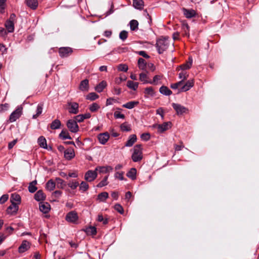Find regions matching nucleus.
I'll list each match as a JSON object with an SVG mask.
<instances>
[{"label": "nucleus", "instance_id": "412c9836", "mask_svg": "<svg viewBox=\"0 0 259 259\" xmlns=\"http://www.w3.org/2000/svg\"><path fill=\"white\" fill-rule=\"evenodd\" d=\"M21 197L18 194L13 193L11 194L10 198V201L11 203H12V202H16V203L19 205L21 203Z\"/></svg>", "mask_w": 259, "mask_h": 259}, {"label": "nucleus", "instance_id": "774afa93", "mask_svg": "<svg viewBox=\"0 0 259 259\" xmlns=\"http://www.w3.org/2000/svg\"><path fill=\"white\" fill-rule=\"evenodd\" d=\"M75 121H76L78 122H81L84 120L83 117V114H79L74 117Z\"/></svg>", "mask_w": 259, "mask_h": 259}, {"label": "nucleus", "instance_id": "c85d7f7f", "mask_svg": "<svg viewBox=\"0 0 259 259\" xmlns=\"http://www.w3.org/2000/svg\"><path fill=\"white\" fill-rule=\"evenodd\" d=\"M59 137L62 140L71 139V137L67 130H63L60 133Z\"/></svg>", "mask_w": 259, "mask_h": 259}, {"label": "nucleus", "instance_id": "9d476101", "mask_svg": "<svg viewBox=\"0 0 259 259\" xmlns=\"http://www.w3.org/2000/svg\"><path fill=\"white\" fill-rule=\"evenodd\" d=\"M97 177V173L96 170H88L85 174L84 179L88 182L94 181Z\"/></svg>", "mask_w": 259, "mask_h": 259}, {"label": "nucleus", "instance_id": "6e6552de", "mask_svg": "<svg viewBox=\"0 0 259 259\" xmlns=\"http://www.w3.org/2000/svg\"><path fill=\"white\" fill-rule=\"evenodd\" d=\"M68 112L71 114H76L79 112V105L76 102H68Z\"/></svg>", "mask_w": 259, "mask_h": 259}, {"label": "nucleus", "instance_id": "5fc2aeb1", "mask_svg": "<svg viewBox=\"0 0 259 259\" xmlns=\"http://www.w3.org/2000/svg\"><path fill=\"white\" fill-rule=\"evenodd\" d=\"M127 36L128 32L125 30H122L119 33V38L122 41H124L127 38Z\"/></svg>", "mask_w": 259, "mask_h": 259}, {"label": "nucleus", "instance_id": "20e7f679", "mask_svg": "<svg viewBox=\"0 0 259 259\" xmlns=\"http://www.w3.org/2000/svg\"><path fill=\"white\" fill-rule=\"evenodd\" d=\"M66 125L69 131L73 133H76L79 131V126L74 119H69L67 121Z\"/></svg>", "mask_w": 259, "mask_h": 259}, {"label": "nucleus", "instance_id": "e2e57ef3", "mask_svg": "<svg viewBox=\"0 0 259 259\" xmlns=\"http://www.w3.org/2000/svg\"><path fill=\"white\" fill-rule=\"evenodd\" d=\"M114 116L115 118H121L124 119L125 118V115L123 114H121L120 112L118 111H115L114 113Z\"/></svg>", "mask_w": 259, "mask_h": 259}, {"label": "nucleus", "instance_id": "2f4dec72", "mask_svg": "<svg viewBox=\"0 0 259 259\" xmlns=\"http://www.w3.org/2000/svg\"><path fill=\"white\" fill-rule=\"evenodd\" d=\"M36 184H37L36 180H34L29 183L28 188V191L29 192L33 193L37 190V188L35 186V185Z\"/></svg>", "mask_w": 259, "mask_h": 259}, {"label": "nucleus", "instance_id": "473e14b6", "mask_svg": "<svg viewBox=\"0 0 259 259\" xmlns=\"http://www.w3.org/2000/svg\"><path fill=\"white\" fill-rule=\"evenodd\" d=\"M61 125V121L58 119H55L50 124V128L52 130L58 129L60 127Z\"/></svg>", "mask_w": 259, "mask_h": 259}, {"label": "nucleus", "instance_id": "6ab92c4d", "mask_svg": "<svg viewBox=\"0 0 259 259\" xmlns=\"http://www.w3.org/2000/svg\"><path fill=\"white\" fill-rule=\"evenodd\" d=\"M194 85V82L193 80H188L186 83L183 85V87L181 88V91L182 92H186L188 91L191 88H192Z\"/></svg>", "mask_w": 259, "mask_h": 259}, {"label": "nucleus", "instance_id": "13d9d810", "mask_svg": "<svg viewBox=\"0 0 259 259\" xmlns=\"http://www.w3.org/2000/svg\"><path fill=\"white\" fill-rule=\"evenodd\" d=\"M183 83H184L183 80H181L177 83L171 84L170 85V88L172 89H177L180 86L182 85L183 84Z\"/></svg>", "mask_w": 259, "mask_h": 259}, {"label": "nucleus", "instance_id": "4c0bfd02", "mask_svg": "<svg viewBox=\"0 0 259 259\" xmlns=\"http://www.w3.org/2000/svg\"><path fill=\"white\" fill-rule=\"evenodd\" d=\"M55 186L56 183L52 180H50L46 183V188L48 190L51 191L55 188Z\"/></svg>", "mask_w": 259, "mask_h": 259}, {"label": "nucleus", "instance_id": "603ef678", "mask_svg": "<svg viewBox=\"0 0 259 259\" xmlns=\"http://www.w3.org/2000/svg\"><path fill=\"white\" fill-rule=\"evenodd\" d=\"M114 208L120 214H123L124 212V210L122 206L118 203L114 205Z\"/></svg>", "mask_w": 259, "mask_h": 259}, {"label": "nucleus", "instance_id": "7c9ffc66", "mask_svg": "<svg viewBox=\"0 0 259 259\" xmlns=\"http://www.w3.org/2000/svg\"><path fill=\"white\" fill-rule=\"evenodd\" d=\"M106 85V82L104 80H103L95 87V90L98 93H101L103 91Z\"/></svg>", "mask_w": 259, "mask_h": 259}, {"label": "nucleus", "instance_id": "bf43d9fd", "mask_svg": "<svg viewBox=\"0 0 259 259\" xmlns=\"http://www.w3.org/2000/svg\"><path fill=\"white\" fill-rule=\"evenodd\" d=\"M182 28L185 31L186 35L189 36V31L190 27H189L188 24L187 23H184L183 24Z\"/></svg>", "mask_w": 259, "mask_h": 259}, {"label": "nucleus", "instance_id": "de8ad7c7", "mask_svg": "<svg viewBox=\"0 0 259 259\" xmlns=\"http://www.w3.org/2000/svg\"><path fill=\"white\" fill-rule=\"evenodd\" d=\"M100 108V106L96 103H94L89 107L90 110L92 112L97 111Z\"/></svg>", "mask_w": 259, "mask_h": 259}, {"label": "nucleus", "instance_id": "0eeeda50", "mask_svg": "<svg viewBox=\"0 0 259 259\" xmlns=\"http://www.w3.org/2000/svg\"><path fill=\"white\" fill-rule=\"evenodd\" d=\"M171 125V122H166L161 124H154L153 126L158 129V132L162 133L170 128Z\"/></svg>", "mask_w": 259, "mask_h": 259}, {"label": "nucleus", "instance_id": "a18cd8bd", "mask_svg": "<svg viewBox=\"0 0 259 259\" xmlns=\"http://www.w3.org/2000/svg\"><path fill=\"white\" fill-rule=\"evenodd\" d=\"M108 176H106L104 177L103 180H102L97 185V187L98 188H101L104 186H105L108 185V183L107 182Z\"/></svg>", "mask_w": 259, "mask_h": 259}, {"label": "nucleus", "instance_id": "f8f14e48", "mask_svg": "<svg viewBox=\"0 0 259 259\" xmlns=\"http://www.w3.org/2000/svg\"><path fill=\"white\" fill-rule=\"evenodd\" d=\"M182 11L185 16L188 18L190 19L191 18L195 17L196 12L193 9H187L185 8H182Z\"/></svg>", "mask_w": 259, "mask_h": 259}, {"label": "nucleus", "instance_id": "9b49d317", "mask_svg": "<svg viewBox=\"0 0 259 259\" xmlns=\"http://www.w3.org/2000/svg\"><path fill=\"white\" fill-rule=\"evenodd\" d=\"M18 209L19 206L18 204H16V202H12L11 204L7 208V212L8 214L14 215L17 213Z\"/></svg>", "mask_w": 259, "mask_h": 259}, {"label": "nucleus", "instance_id": "49530a36", "mask_svg": "<svg viewBox=\"0 0 259 259\" xmlns=\"http://www.w3.org/2000/svg\"><path fill=\"white\" fill-rule=\"evenodd\" d=\"M97 221L99 222H102L104 225H106L108 223V219L107 218H104L102 214H98Z\"/></svg>", "mask_w": 259, "mask_h": 259}, {"label": "nucleus", "instance_id": "72a5a7b5", "mask_svg": "<svg viewBox=\"0 0 259 259\" xmlns=\"http://www.w3.org/2000/svg\"><path fill=\"white\" fill-rule=\"evenodd\" d=\"M84 231L89 235H95L97 233V229L95 227L90 226L87 228Z\"/></svg>", "mask_w": 259, "mask_h": 259}, {"label": "nucleus", "instance_id": "39448f33", "mask_svg": "<svg viewBox=\"0 0 259 259\" xmlns=\"http://www.w3.org/2000/svg\"><path fill=\"white\" fill-rule=\"evenodd\" d=\"M22 108L18 107L10 115L9 121L10 122H13L18 119L21 115Z\"/></svg>", "mask_w": 259, "mask_h": 259}, {"label": "nucleus", "instance_id": "79ce46f5", "mask_svg": "<svg viewBox=\"0 0 259 259\" xmlns=\"http://www.w3.org/2000/svg\"><path fill=\"white\" fill-rule=\"evenodd\" d=\"M99 96L98 95H97L96 93L92 92L89 93L87 96H86V99L89 100L90 101H94L96 100L97 99L99 98Z\"/></svg>", "mask_w": 259, "mask_h": 259}, {"label": "nucleus", "instance_id": "bb28decb", "mask_svg": "<svg viewBox=\"0 0 259 259\" xmlns=\"http://www.w3.org/2000/svg\"><path fill=\"white\" fill-rule=\"evenodd\" d=\"M137 169L135 168H132L127 172L126 176L132 180L136 179Z\"/></svg>", "mask_w": 259, "mask_h": 259}, {"label": "nucleus", "instance_id": "ea45409f", "mask_svg": "<svg viewBox=\"0 0 259 259\" xmlns=\"http://www.w3.org/2000/svg\"><path fill=\"white\" fill-rule=\"evenodd\" d=\"M130 28L132 31L138 29L139 23L136 20H132L130 22Z\"/></svg>", "mask_w": 259, "mask_h": 259}, {"label": "nucleus", "instance_id": "aec40b11", "mask_svg": "<svg viewBox=\"0 0 259 259\" xmlns=\"http://www.w3.org/2000/svg\"><path fill=\"white\" fill-rule=\"evenodd\" d=\"M25 2L27 6L32 10H35L37 8V0H25Z\"/></svg>", "mask_w": 259, "mask_h": 259}, {"label": "nucleus", "instance_id": "4be33fe9", "mask_svg": "<svg viewBox=\"0 0 259 259\" xmlns=\"http://www.w3.org/2000/svg\"><path fill=\"white\" fill-rule=\"evenodd\" d=\"M137 137L136 135H132L130 136L129 139L125 144V146L131 147L136 142Z\"/></svg>", "mask_w": 259, "mask_h": 259}, {"label": "nucleus", "instance_id": "f3484780", "mask_svg": "<svg viewBox=\"0 0 259 259\" xmlns=\"http://www.w3.org/2000/svg\"><path fill=\"white\" fill-rule=\"evenodd\" d=\"M79 89L83 92L88 91L89 89V80L85 79L82 80L80 83Z\"/></svg>", "mask_w": 259, "mask_h": 259}, {"label": "nucleus", "instance_id": "a211bd4d", "mask_svg": "<svg viewBox=\"0 0 259 259\" xmlns=\"http://www.w3.org/2000/svg\"><path fill=\"white\" fill-rule=\"evenodd\" d=\"M39 210L43 213H47L50 210V205L48 202H40Z\"/></svg>", "mask_w": 259, "mask_h": 259}, {"label": "nucleus", "instance_id": "2eb2a0df", "mask_svg": "<svg viewBox=\"0 0 259 259\" xmlns=\"http://www.w3.org/2000/svg\"><path fill=\"white\" fill-rule=\"evenodd\" d=\"M99 142L102 144H105L109 139V135L107 132L100 134L98 136Z\"/></svg>", "mask_w": 259, "mask_h": 259}, {"label": "nucleus", "instance_id": "09e8293b", "mask_svg": "<svg viewBox=\"0 0 259 259\" xmlns=\"http://www.w3.org/2000/svg\"><path fill=\"white\" fill-rule=\"evenodd\" d=\"M117 69L119 71L126 72L128 70V66L125 64H120L117 66Z\"/></svg>", "mask_w": 259, "mask_h": 259}, {"label": "nucleus", "instance_id": "864d4df0", "mask_svg": "<svg viewBox=\"0 0 259 259\" xmlns=\"http://www.w3.org/2000/svg\"><path fill=\"white\" fill-rule=\"evenodd\" d=\"M161 77L160 75H155L153 77V79L152 80H149V83L157 84L158 83V81L160 80Z\"/></svg>", "mask_w": 259, "mask_h": 259}, {"label": "nucleus", "instance_id": "8fccbe9b", "mask_svg": "<svg viewBox=\"0 0 259 259\" xmlns=\"http://www.w3.org/2000/svg\"><path fill=\"white\" fill-rule=\"evenodd\" d=\"M120 128L121 131L123 132H129L131 131V128L130 125H128L126 123H123L120 125Z\"/></svg>", "mask_w": 259, "mask_h": 259}, {"label": "nucleus", "instance_id": "a878e982", "mask_svg": "<svg viewBox=\"0 0 259 259\" xmlns=\"http://www.w3.org/2000/svg\"><path fill=\"white\" fill-rule=\"evenodd\" d=\"M108 197V193L107 192H103L98 194L97 199L100 202H105Z\"/></svg>", "mask_w": 259, "mask_h": 259}, {"label": "nucleus", "instance_id": "5701e85b", "mask_svg": "<svg viewBox=\"0 0 259 259\" xmlns=\"http://www.w3.org/2000/svg\"><path fill=\"white\" fill-rule=\"evenodd\" d=\"M192 61V58L191 57H189L188 61H187L185 63L182 64L181 66H180V67L183 70L188 69L191 68Z\"/></svg>", "mask_w": 259, "mask_h": 259}, {"label": "nucleus", "instance_id": "58836bf2", "mask_svg": "<svg viewBox=\"0 0 259 259\" xmlns=\"http://www.w3.org/2000/svg\"><path fill=\"white\" fill-rule=\"evenodd\" d=\"M56 181L57 182V188L64 189V187L66 186V183L65 181L62 179L59 178H56Z\"/></svg>", "mask_w": 259, "mask_h": 259}, {"label": "nucleus", "instance_id": "dca6fc26", "mask_svg": "<svg viewBox=\"0 0 259 259\" xmlns=\"http://www.w3.org/2000/svg\"><path fill=\"white\" fill-rule=\"evenodd\" d=\"M34 198L37 201H44L46 199V196L42 190H39L35 194Z\"/></svg>", "mask_w": 259, "mask_h": 259}, {"label": "nucleus", "instance_id": "0e129e2a", "mask_svg": "<svg viewBox=\"0 0 259 259\" xmlns=\"http://www.w3.org/2000/svg\"><path fill=\"white\" fill-rule=\"evenodd\" d=\"M9 198V196L8 194H4L0 198V203L3 204L5 202H6Z\"/></svg>", "mask_w": 259, "mask_h": 259}, {"label": "nucleus", "instance_id": "b1692460", "mask_svg": "<svg viewBox=\"0 0 259 259\" xmlns=\"http://www.w3.org/2000/svg\"><path fill=\"white\" fill-rule=\"evenodd\" d=\"M5 25L9 32H13L14 31V23L12 22V20H7Z\"/></svg>", "mask_w": 259, "mask_h": 259}, {"label": "nucleus", "instance_id": "423d86ee", "mask_svg": "<svg viewBox=\"0 0 259 259\" xmlns=\"http://www.w3.org/2000/svg\"><path fill=\"white\" fill-rule=\"evenodd\" d=\"M172 106L178 115L186 113L188 111L187 108L179 104L173 103H172Z\"/></svg>", "mask_w": 259, "mask_h": 259}, {"label": "nucleus", "instance_id": "680f3d73", "mask_svg": "<svg viewBox=\"0 0 259 259\" xmlns=\"http://www.w3.org/2000/svg\"><path fill=\"white\" fill-rule=\"evenodd\" d=\"M141 138L143 141H147L150 138V135L149 133H143L141 135Z\"/></svg>", "mask_w": 259, "mask_h": 259}, {"label": "nucleus", "instance_id": "a19ab883", "mask_svg": "<svg viewBox=\"0 0 259 259\" xmlns=\"http://www.w3.org/2000/svg\"><path fill=\"white\" fill-rule=\"evenodd\" d=\"M148 78L149 77L146 73L143 72L139 75L140 80L143 81L144 83H149V80H148Z\"/></svg>", "mask_w": 259, "mask_h": 259}, {"label": "nucleus", "instance_id": "4468645a", "mask_svg": "<svg viewBox=\"0 0 259 259\" xmlns=\"http://www.w3.org/2000/svg\"><path fill=\"white\" fill-rule=\"evenodd\" d=\"M30 247V243L27 240H23L18 248L19 253H23Z\"/></svg>", "mask_w": 259, "mask_h": 259}, {"label": "nucleus", "instance_id": "cd10ccee", "mask_svg": "<svg viewBox=\"0 0 259 259\" xmlns=\"http://www.w3.org/2000/svg\"><path fill=\"white\" fill-rule=\"evenodd\" d=\"M133 6L137 9L142 10L144 7L143 0H133Z\"/></svg>", "mask_w": 259, "mask_h": 259}, {"label": "nucleus", "instance_id": "69168bd1", "mask_svg": "<svg viewBox=\"0 0 259 259\" xmlns=\"http://www.w3.org/2000/svg\"><path fill=\"white\" fill-rule=\"evenodd\" d=\"M123 172H116L115 174V177L116 178L119 179L120 180H123L124 177H123Z\"/></svg>", "mask_w": 259, "mask_h": 259}, {"label": "nucleus", "instance_id": "338daca9", "mask_svg": "<svg viewBox=\"0 0 259 259\" xmlns=\"http://www.w3.org/2000/svg\"><path fill=\"white\" fill-rule=\"evenodd\" d=\"M62 192L60 190H56L54 191L52 194V197L58 198L60 197L62 194Z\"/></svg>", "mask_w": 259, "mask_h": 259}, {"label": "nucleus", "instance_id": "37998d69", "mask_svg": "<svg viewBox=\"0 0 259 259\" xmlns=\"http://www.w3.org/2000/svg\"><path fill=\"white\" fill-rule=\"evenodd\" d=\"M42 106L43 105L41 104H39L37 106L36 109V113L33 115L32 118L33 119L36 118L39 115H40L42 111Z\"/></svg>", "mask_w": 259, "mask_h": 259}, {"label": "nucleus", "instance_id": "e433bc0d", "mask_svg": "<svg viewBox=\"0 0 259 259\" xmlns=\"http://www.w3.org/2000/svg\"><path fill=\"white\" fill-rule=\"evenodd\" d=\"M138 64L139 68L141 70H145L147 63L146 61L142 58H140L138 59Z\"/></svg>", "mask_w": 259, "mask_h": 259}, {"label": "nucleus", "instance_id": "ddd939ff", "mask_svg": "<svg viewBox=\"0 0 259 259\" xmlns=\"http://www.w3.org/2000/svg\"><path fill=\"white\" fill-rule=\"evenodd\" d=\"M64 156L67 160H71L75 156L74 151L73 148H69L64 150Z\"/></svg>", "mask_w": 259, "mask_h": 259}, {"label": "nucleus", "instance_id": "6e6d98bb", "mask_svg": "<svg viewBox=\"0 0 259 259\" xmlns=\"http://www.w3.org/2000/svg\"><path fill=\"white\" fill-rule=\"evenodd\" d=\"M145 94L151 95L152 96L154 95V91L152 87L146 88L144 91Z\"/></svg>", "mask_w": 259, "mask_h": 259}, {"label": "nucleus", "instance_id": "c756f323", "mask_svg": "<svg viewBox=\"0 0 259 259\" xmlns=\"http://www.w3.org/2000/svg\"><path fill=\"white\" fill-rule=\"evenodd\" d=\"M139 103V102L136 101H130L126 103V104L122 105V107L127 109H131L134 108L136 106L138 105Z\"/></svg>", "mask_w": 259, "mask_h": 259}, {"label": "nucleus", "instance_id": "052dcab7", "mask_svg": "<svg viewBox=\"0 0 259 259\" xmlns=\"http://www.w3.org/2000/svg\"><path fill=\"white\" fill-rule=\"evenodd\" d=\"M79 185V184L77 182H69L68 184V186L70 187L72 189H75Z\"/></svg>", "mask_w": 259, "mask_h": 259}, {"label": "nucleus", "instance_id": "f704fd0d", "mask_svg": "<svg viewBox=\"0 0 259 259\" xmlns=\"http://www.w3.org/2000/svg\"><path fill=\"white\" fill-rule=\"evenodd\" d=\"M139 83L137 82H134L132 80H128L127 81L126 86L129 88L134 91H136L138 87Z\"/></svg>", "mask_w": 259, "mask_h": 259}, {"label": "nucleus", "instance_id": "393cba45", "mask_svg": "<svg viewBox=\"0 0 259 259\" xmlns=\"http://www.w3.org/2000/svg\"><path fill=\"white\" fill-rule=\"evenodd\" d=\"M159 92L165 96H170L172 94V91L169 90L167 87L162 85L159 89Z\"/></svg>", "mask_w": 259, "mask_h": 259}, {"label": "nucleus", "instance_id": "1a4fd4ad", "mask_svg": "<svg viewBox=\"0 0 259 259\" xmlns=\"http://www.w3.org/2000/svg\"><path fill=\"white\" fill-rule=\"evenodd\" d=\"M73 52L72 49L70 47H62L59 50V54L61 57H67Z\"/></svg>", "mask_w": 259, "mask_h": 259}, {"label": "nucleus", "instance_id": "f257e3e1", "mask_svg": "<svg viewBox=\"0 0 259 259\" xmlns=\"http://www.w3.org/2000/svg\"><path fill=\"white\" fill-rule=\"evenodd\" d=\"M169 46V40L165 38L158 39L156 44V47L159 54H162L165 51Z\"/></svg>", "mask_w": 259, "mask_h": 259}, {"label": "nucleus", "instance_id": "4d7b16f0", "mask_svg": "<svg viewBox=\"0 0 259 259\" xmlns=\"http://www.w3.org/2000/svg\"><path fill=\"white\" fill-rule=\"evenodd\" d=\"M179 77L180 79H182V80H183L184 82L185 80L187 79L188 74H187V72L182 71L179 74Z\"/></svg>", "mask_w": 259, "mask_h": 259}, {"label": "nucleus", "instance_id": "c9c22d12", "mask_svg": "<svg viewBox=\"0 0 259 259\" xmlns=\"http://www.w3.org/2000/svg\"><path fill=\"white\" fill-rule=\"evenodd\" d=\"M38 143L40 147L44 149H47V141L44 137L40 136L39 137L38 139Z\"/></svg>", "mask_w": 259, "mask_h": 259}, {"label": "nucleus", "instance_id": "7ed1b4c3", "mask_svg": "<svg viewBox=\"0 0 259 259\" xmlns=\"http://www.w3.org/2000/svg\"><path fill=\"white\" fill-rule=\"evenodd\" d=\"M65 220L69 223L75 224L78 220L77 213L75 211H71L67 213Z\"/></svg>", "mask_w": 259, "mask_h": 259}, {"label": "nucleus", "instance_id": "3c124183", "mask_svg": "<svg viewBox=\"0 0 259 259\" xmlns=\"http://www.w3.org/2000/svg\"><path fill=\"white\" fill-rule=\"evenodd\" d=\"M97 172L98 171L100 173H107L108 172V168L105 166H98L96 168L95 170Z\"/></svg>", "mask_w": 259, "mask_h": 259}, {"label": "nucleus", "instance_id": "c03bdc74", "mask_svg": "<svg viewBox=\"0 0 259 259\" xmlns=\"http://www.w3.org/2000/svg\"><path fill=\"white\" fill-rule=\"evenodd\" d=\"M89 188V186L88 183L82 181L79 186V190L81 191L82 192H85L88 190Z\"/></svg>", "mask_w": 259, "mask_h": 259}, {"label": "nucleus", "instance_id": "f03ea898", "mask_svg": "<svg viewBox=\"0 0 259 259\" xmlns=\"http://www.w3.org/2000/svg\"><path fill=\"white\" fill-rule=\"evenodd\" d=\"M142 150L141 144H137L134 146L132 155V159L134 162H139L142 159Z\"/></svg>", "mask_w": 259, "mask_h": 259}]
</instances>
